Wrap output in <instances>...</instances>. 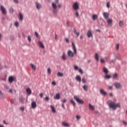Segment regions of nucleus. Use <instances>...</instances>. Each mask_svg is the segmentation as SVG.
I'll use <instances>...</instances> for the list:
<instances>
[{
  "mask_svg": "<svg viewBox=\"0 0 127 127\" xmlns=\"http://www.w3.org/2000/svg\"><path fill=\"white\" fill-rule=\"evenodd\" d=\"M123 124L124 125H127V122H126V121H123Z\"/></svg>",
  "mask_w": 127,
  "mask_h": 127,
  "instance_id": "680f3d73",
  "label": "nucleus"
},
{
  "mask_svg": "<svg viewBox=\"0 0 127 127\" xmlns=\"http://www.w3.org/2000/svg\"><path fill=\"white\" fill-rule=\"evenodd\" d=\"M53 7L54 9H56L57 8V6L56 5V3H52Z\"/></svg>",
  "mask_w": 127,
  "mask_h": 127,
  "instance_id": "2f4dec72",
  "label": "nucleus"
},
{
  "mask_svg": "<svg viewBox=\"0 0 127 127\" xmlns=\"http://www.w3.org/2000/svg\"><path fill=\"white\" fill-rule=\"evenodd\" d=\"M100 94H102L103 96H106L107 95V92L105 91L104 89H101L100 90Z\"/></svg>",
  "mask_w": 127,
  "mask_h": 127,
  "instance_id": "6e6552de",
  "label": "nucleus"
},
{
  "mask_svg": "<svg viewBox=\"0 0 127 127\" xmlns=\"http://www.w3.org/2000/svg\"><path fill=\"white\" fill-rule=\"evenodd\" d=\"M106 20L108 25H112V24L113 23V20L112 19H107Z\"/></svg>",
  "mask_w": 127,
  "mask_h": 127,
  "instance_id": "9b49d317",
  "label": "nucleus"
},
{
  "mask_svg": "<svg viewBox=\"0 0 127 127\" xmlns=\"http://www.w3.org/2000/svg\"><path fill=\"white\" fill-rule=\"evenodd\" d=\"M35 5L37 9H40L41 8V4L38 3V2H36Z\"/></svg>",
  "mask_w": 127,
  "mask_h": 127,
  "instance_id": "1a4fd4ad",
  "label": "nucleus"
},
{
  "mask_svg": "<svg viewBox=\"0 0 127 127\" xmlns=\"http://www.w3.org/2000/svg\"><path fill=\"white\" fill-rule=\"evenodd\" d=\"M62 102L63 103H66V102H67V100L65 99V98H64L62 100Z\"/></svg>",
  "mask_w": 127,
  "mask_h": 127,
  "instance_id": "c03bdc74",
  "label": "nucleus"
},
{
  "mask_svg": "<svg viewBox=\"0 0 127 127\" xmlns=\"http://www.w3.org/2000/svg\"><path fill=\"white\" fill-rule=\"evenodd\" d=\"M19 18L20 20H23V15L21 13H19Z\"/></svg>",
  "mask_w": 127,
  "mask_h": 127,
  "instance_id": "412c9836",
  "label": "nucleus"
},
{
  "mask_svg": "<svg viewBox=\"0 0 127 127\" xmlns=\"http://www.w3.org/2000/svg\"><path fill=\"white\" fill-rule=\"evenodd\" d=\"M46 101H49V97L48 96H47L45 97Z\"/></svg>",
  "mask_w": 127,
  "mask_h": 127,
  "instance_id": "5fc2aeb1",
  "label": "nucleus"
},
{
  "mask_svg": "<svg viewBox=\"0 0 127 127\" xmlns=\"http://www.w3.org/2000/svg\"><path fill=\"white\" fill-rule=\"evenodd\" d=\"M79 69V67L77 65H74V69L75 70H78Z\"/></svg>",
  "mask_w": 127,
  "mask_h": 127,
  "instance_id": "603ef678",
  "label": "nucleus"
},
{
  "mask_svg": "<svg viewBox=\"0 0 127 127\" xmlns=\"http://www.w3.org/2000/svg\"><path fill=\"white\" fill-rule=\"evenodd\" d=\"M14 2H16V3H18V0H13Z\"/></svg>",
  "mask_w": 127,
  "mask_h": 127,
  "instance_id": "0e129e2a",
  "label": "nucleus"
},
{
  "mask_svg": "<svg viewBox=\"0 0 127 127\" xmlns=\"http://www.w3.org/2000/svg\"><path fill=\"white\" fill-rule=\"evenodd\" d=\"M66 25H67V26L69 27V26H70V22L69 21V20H67L66 21Z\"/></svg>",
  "mask_w": 127,
  "mask_h": 127,
  "instance_id": "a19ab883",
  "label": "nucleus"
},
{
  "mask_svg": "<svg viewBox=\"0 0 127 127\" xmlns=\"http://www.w3.org/2000/svg\"><path fill=\"white\" fill-rule=\"evenodd\" d=\"M57 76H58L59 77H63L64 76L63 73L58 72L57 73Z\"/></svg>",
  "mask_w": 127,
  "mask_h": 127,
  "instance_id": "c85d7f7f",
  "label": "nucleus"
},
{
  "mask_svg": "<svg viewBox=\"0 0 127 127\" xmlns=\"http://www.w3.org/2000/svg\"><path fill=\"white\" fill-rule=\"evenodd\" d=\"M74 34H75V35L77 36V37H79V35H80V33H77V32L74 33Z\"/></svg>",
  "mask_w": 127,
  "mask_h": 127,
  "instance_id": "a18cd8bd",
  "label": "nucleus"
},
{
  "mask_svg": "<svg viewBox=\"0 0 127 127\" xmlns=\"http://www.w3.org/2000/svg\"><path fill=\"white\" fill-rule=\"evenodd\" d=\"M75 79L76 80H77L78 82H79V83H81V76H79V75H77L75 77Z\"/></svg>",
  "mask_w": 127,
  "mask_h": 127,
  "instance_id": "2eb2a0df",
  "label": "nucleus"
},
{
  "mask_svg": "<svg viewBox=\"0 0 127 127\" xmlns=\"http://www.w3.org/2000/svg\"><path fill=\"white\" fill-rule=\"evenodd\" d=\"M28 40L29 42H31V37H30V36H28Z\"/></svg>",
  "mask_w": 127,
  "mask_h": 127,
  "instance_id": "ea45409f",
  "label": "nucleus"
},
{
  "mask_svg": "<svg viewBox=\"0 0 127 127\" xmlns=\"http://www.w3.org/2000/svg\"><path fill=\"white\" fill-rule=\"evenodd\" d=\"M105 78H106V79H110L111 78V75H106L105 76Z\"/></svg>",
  "mask_w": 127,
  "mask_h": 127,
  "instance_id": "37998d69",
  "label": "nucleus"
},
{
  "mask_svg": "<svg viewBox=\"0 0 127 127\" xmlns=\"http://www.w3.org/2000/svg\"><path fill=\"white\" fill-rule=\"evenodd\" d=\"M14 79L13 78V77L12 76H10L8 78V81L10 83H12V82H13V80Z\"/></svg>",
  "mask_w": 127,
  "mask_h": 127,
  "instance_id": "aec40b11",
  "label": "nucleus"
},
{
  "mask_svg": "<svg viewBox=\"0 0 127 127\" xmlns=\"http://www.w3.org/2000/svg\"><path fill=\"white\" fill-rule=\"evenodd\" d=\"M83 90L84 91H85L86 92H87V91H88V86L86 85H84L83 86Z\"/></svg>",
  "mask_w": 127,
  "mask_h": 127,
  "instance_id": "c756f323",
  "label": "nucleus"
},
{
  "mask_svg": "<svg viewBox=\"0 0 127 127\" xmlns=\"http://www.w3.org/2000/svg\"><path fill=\"white\" fill-rule=\"evenodd\" d=\"M4 88H5V89H9V87L8 85L5 84L4 85Z\"/></svg>",
  "mask_w": 127,
  "mask_h": 127,
  "instance_id": "8fccbe9b",
  "label": "nucleus"
},
{
  "mask_svg": "<svg viewBox=\"0 0 127 127\" xmlns=\"http://www.w3.org/2000/svg\"><path fill=\"white\" fill-rule=\"evenodd\" d=\"M14 25L16 26V27H17L19 25V23H18V22H16L14 23Z\"/></svg>",
  "mask_w": 127,
  "mask_h": 127,
  "instance_id": "4c0bfd02",
  "label": "nucleus"
},
{
  "mask_svg": "<svg viewBox=\"0 0 127 127\" xmlns=\"http://www.w3.org/2000/svg\"><path fill=\"white\" fill-rule=\"evenodd\" d=\"M62 57L64 60H66V56H65V55H63Z\"/></svg>",
  "mask_w": 127,
  "mask_h": 127,
  "instance_id": "f704fd0d",
  "label": "nucleus"
},
{
  "mask_svg": "<svg viewBox=\"0 0 127 127\" xmlns=\"http://www.w3.org/2000/svg\"><path fill=\"white\" fill-rule=\"evenodd\" d=\"M117 59H119V60H121V55H120V54L117 55Z\"/></svg>",
  "mask_w": 127,
  "mask_h": 127,
  "instance_id": "79ce46f5",
  "label": "nucleus"
},
{
  "mask_svg": "<svg viewBox=\"0 0 127 127\" xmlns=\"http://www.w3.org/2000/svg\"><path fill=\"white\" fill-rule=\"evenodd\" d=\"M101 63H106V61H105V60L101 59L100 61Z\"/></svg>",
  "mask_w": 127,
  "mask_h": 127,
  "instance_id": "e433bc0d",
  "label": "nucleus"
},
{
  "mask_svg": "<svg viewBox=\"0 0 127 127\" xmlns=\"http://www.w3.org/2000/svg\"><path fill=\"white\" fill-rule=\"evenodd\" d=\"M53 12L55 13V14H56V13H57V10H56V9H54L53 10Z\"/></svg>",
  "mask_w": 127,
  "mask_h": 127,
  "instance_id": "49530a36",
  "label": "nucleus"
},
{
  "mask_svg": "<svg viewBox=\"0 0 127 127\" xmlns=\"http://www.w3.org/2000/svg\"><path fill=\"white\" fill-rule=\"evenodd\" d=\"M87 36L88 38H90V37H93V33H92V31H91V30L88 31Z\"/></svg>",
  "mask_w": 127,
  "mask_h": 127,
  "instance_id": "423d86ee",
  "label": "nucleus"
},
{
  "mask_svg": "<svg viewBox=\"0 0 127 127\" xmlns=\"http://www.w3.org/2000/svg\"><path fill=\"white\" fill-rule=\"evenodd\" d=\"M109 90H113V86H109Z\"/></svg>",
  "mask_w": 127,
  "mask_h": 127,
  "instance_id": "052dcab7",
  "label": "nucleus"
},
{
  "mask_svg": "<svg viewBox=\"0 0 127 127\" xmlns=\"http://www.w3.org/2000/svg\"><path fill=\"white\" fill-rule=\"evenodd\" d=\"M119 47H120V45H119V44H118L117 45V47H116L117 50H119Z\"/></svg>",
  "mask_w": 127,
  "mask_h": 127,
  "instance_id": "6e6d98bb",
  "label": "nucleus"
},
{
  "mask_svg": "<svg viewBox=\"0 0 127 127\" xmlns=\"http://www.w3.org/2000/svg\"><path fill=\"white\" fill-rule=\"evenodd\" d=\"M39 96L40 97V98H42L43 97V94L40 93Z\"/></svg>",
  "mask_w": 127,
  "mask_h": 127,
  "instance_id": "bf43d9fd",
  "label": "nucleus"
},
{
  "mask_svg": "<svg viewBox=\"0 0 127 127\" xmlns=\"http://www.w3.org/2000/svg\"><path fill=\"white\" fill-rule=\"evenodd\" d=\"M118 77H119V74L118 73H115L113 75V79H118Z\"/></svg>",
  "mask_w": 127,
  "mask_h": 127,
  "instance_id": "b1692460",
  "label": "nucleus"
},
{
  "mask_svg": "<svg viewBox=\"0 0 127 127\" xmlns=\"http://www.w3.org/2000/svg\"><path fill=\"white\" fill-rule=\"evenodd\" d=\"M74 99L75 100V101L78 103V104H81V105H83L84 104V101L83 100L80 99L78 97V96L75 95L74 96Z\"/></svg>",
  "mask_w": 127,
  "mask_h": 127,
  "instance_id": "7ed1b4c3",
  "label": "nucleus"
},
{
  "mask_svg": "<svg viewBox=\"0 0 127 127\" xmlns=\"http://www.w3.org/2000/svg\"><path fill=\"white\" fill-rule=\"evenodd\" d=\"M20 110L21 111H22V112H23V111H24V108L23 107H22L20 108Z\"/></svg>",
  "mask_w": 127,
  "mask_h": 127,
  "instance_id": "4d7b16f0",
  "label": "nucleus"
},
{
  "mask_svg": "<svg viewBox=\"0 0 127 127\" xmlns=\"http://www.w3.org/2000/svg\"><path fill=\"white\" fill-rule=\"evenodd\" d=\"M70 103H71V104L73 106L74 108L76 107V103H75V101H74L73 99L70 100Z\"/></svg>",
  "mask_w": 127,
  "mask_h": 127,
  "instance_id": "6ab92c4d",
  "label": "nucleus"
},
{
  "mask_svg": "<svg viewBox=\"0 0 127 127\" xmlns=\"http://www.w3.org/2000/svg\"><path fill=\"white\" fill-rule=\"evenodd\" d=\"M109 13L108 12H103V16L105 19H108V17H109Z\"/></svg>",
  "mask_w": 127,
  "mask_h": 127,
  "instance_id": "ddd939ff",
  "label": "nucleus"
},
{
  "mask_svg": "<svg viewBox=\"0 0 127 127\" xmlns=\"http://www.w3.org/2000/svg\"><path fill=\"white\" fill-rule=\"evenodd\" d=\"M95 59L96 61H99V55L97 53L95 54Z\"/></svg>",
  "mask_w": 127,
  "mask_h": 127,
  "instance_id": "a878e982",
  "label": "nucleus"
},
{
  "mask_svg": "<svg viewBox=\"0 0 127 127\" xmlns=\"http://www.w3.org/2000/svg\"><path fill=\"white\" fill-rule=\"evenodd\" d=\"M78 71L79 72V73L83 74V70H82V69H79Z\"/></svg>",
  "mask_w": 127,
  "mask_h": 127,
  "instance_id": "3c124183",
  "label": "nucleus"
},
{
  "mask_svg": "<svg viewBox=\"0 0 127 127\" xmlns=\"http://www.w3.org/2000/svg\"><path fill=\"white\" fill-rule=\"evenodd\" d=\"M13 11H14V10H13V8H10L9 9V12L10 13H13Z\"/></svg>",
  "mask_w": 127,
  "mask_h": 127,
  "instance_id": "c9c22d12",
  "label": "nucleus"
},
{
  "mask_svg": "<svg viewBox=\"0 0 127 127\" xmlns=\"http://www.w3.org/2000/svg\"><path fill=\"white\" fill-rule=\"evenodd\" d=\"M50 107H51V108L52 109V111L53 112V113H56V110H55V108H54V106L51 105Z\"/></svg>",
  "mask_w": 127,
  "mask_h": 127,
  "instance_id": "4be33fe9",
  "label": "nucleus"
},
{
  "mask_svg": "<svg viewBox=\"0 0 127 127\" xmlns=\"http://www.w3.org/2000/svg\"><path fill=\"white\" fill-rule=\"evenodd\" d=\"M71 47L72 50H73V52L69 50L67 52V55L69 57L73 58V57H74V56L77 54V49L76 48V46L75 45V44L73 42H72Z\"/></svg>",
  "mask_w": 127,
  "mask_h": 127,
  "instance_id": "f257e3e1",
  "label": "nucleus"
},
{
  "mask_svg": "<svg viewBox=\"0 0 127 127\" xmlns=\"http://www.w3.org/2000/svg\"><path fill=\"white\" fill-rule=\"evenodd\" d=\"M9 93H12V89H10L9 90Z\"/></svg>",
  "mask_w": 127,
  "mask_h": 127,
  "instance_id": "774afa93",
  "label": "nucleus"
},
{
  "mask_svg": "<svg viewBox=\"0 0 127 127\" xmlns=\"http://www.w3.org/2000/svg\"><path fill=\"white\" fill-rule=\"evenodd\" d=\"M62 106L63 109H65V106L64 105V104H62Z\"/></svg>",
  "mask_w": 127,
  "mask_h": 127,
  "instance_id": "338daca9",
  "label": "nucleus"
},
{
  "mask_svg": "<svg viewBox=\"0 0 127 127\" xmlns=\"http://www.w3.org/2000/svg\"><path fill=\"white\" fill-rule=\"evenodd\" d=\"M76 119L77 120H80V119H81V117H80V116H77Z\"/></svg>",
  "mask_w": 127,
  "mask_h": 127,
  "instance_id": "13d9d810",
  "label": "nucleus"
},
{
  "mask_svg": "<svg viewBox=\"0 0 127 127\" xmlns=\"http://www.w3.org/2000/svg\"><path fill=\"white\" fill-rule=\"evenodd\" d=\"M0 10L3 14H6V9L3 5H0Z\"/></svg>",
  "mask_w": 127,
  "mask_h": 127,
  "instance_id": "39448f33",
  "label": "nucleus"
},
{
  "mask_svg": "<svg viewBox=\"0 0 127 127\" xmlns=\"http://www.w3.org/2000/svg\"><path fill=\"white\" fill-rule=\"evenodd\" d=\"M75 16L76 17H79V12L78 11L75 12Z\"/></svg>",
  "mask_w": 127,
  "mask_h": 127,
  "instance_id": "72a5a7b5",
  "label": "nucleus"
},
{
  "mask_svg": "<svg viewBox=\"0 0 127 127\" xmlns=\"http://www.w3.org/2000/svg\"><path fill=\"white\" fill-rule=\"evenodd\" d=\"M72 7L74 10H78V9H79V4H78V2H75L72 5Z\"/></svg>",
  "mask_w": 127,
  "mask_h": 127,
  "instance_id": "20e7f679",
  "label": "nucleus"
},
{
  "mask_svg": "<svg viewBox=\"0 0 127 127\" xmlns=\"http://www.w3.org/2000/svg\"><path fill=\"white\" fill-rule=\"evenodd\" d=\"M38 44H39L40 47H41V48H43V49L45 48V47H44V45L43 44V43H42V42L39 41L38 42Z\"/></svg>",
  "mask_w": 127,
  "mask_h": 127,
  "instance_id": "9d476101",
  "label": "nucleus"
},
{
  "mask_svg": "<svg viewBox=\"0 0 127 127\" xmlns=\"http://www.w3.org/2000/svg\"><path fill=\"white\" fill-rule=\"evenodd\" d=\"M62 125H63V126H64V127H70V125L69 124L67 123V122H63Z\"/></svg>",
  "mask_w": 127,
  "mask_h": 127,
  "instance_id": "4468645a",
  "label": "nucleus"
},
{
  "mask_svg": "<svg viewBox=\"0 0 127 127\" xmlns=\"http://www.w3.org/2000/svg\"><path fill=\"white\" fill-rule=\"evenodd\" d=\"M25 100V98H24L23 97H20L19 98V102H20V103H23Z\"/></svg>",
  "mask_w": 127,
  "mask_h": 127,
  "instance_id": "f3484780",
  "label": "nucleus"
},
{
  "mask_svg": "<svg viewBox=\"0 0 127 127\" xmlns=\"http://www.w3.org/2000/svg\"><path fill=\"white\" fill-rule=\"evenodd\" d=\"M30 66H31V68H32V69H33V70L34 71H35V70H36V67L35 66V65H34V64H31Z\"/></svg>",
  "mask_w": 127,
  "mask_h": 127,
  "instance_id": "cd10ccee",
  "label": "nucleus"
},
{
  "mask_svg": "<svg viewBox=\"0 0 127 127\" xmlns=\"http://www.w3.org/2000/svg\"><path fill=\"white\" fill-rule=\"evenodd\" d=\"M35 34L37 37H39V35L38 34V33H37V32H35Z\"/></svg>",
  "mask_w": 127,
  "mask_h": 127,
  "instance_id": "de8ad7c7",
  "label": "nucleus"
},
{
  "mask_svg": "<svg viewBox=\"0 0 127 127\" xmlns=\"http://www.w3.org/2000/svg\"><path fill=\"white\" fill-rule=\"evenodd\" d=\"M98 18V15L94 14L92 15V19L93 20H96V19H97Z\"/></svg>",
  "mask_w": 127,
  "mask_h": 127,
  "instance_id": "393cba45",
  "label": "nucleus"
},
{
  "mask_svg": "<svg viewBox=\"0 0 127 127\" xmlns=\"http://www.w3.org/2000/svg\"><path fill=\"white\" fill-rule=\"evenodd\" d=\"M47 72L49 75H51V68L50 67L48 68Z\"/></svg>",
  "mask_w": 127,
  "mask_h": 127,
  "instance_id": "7c9ffc66",
  "label": "nucleus"
},
{
  "mask_svg": "<svg viewBox=\"0 0 127 127\" xmlns=\"http://www.w3.org/2000/svg\"><path fill=\"white\" fill-rule=\"evenodd\" d=\"M73 32H74V33H76L77 32L76 31V29H75V28L73 29Z\"/></svg>",
  "mask_w": 127,
  "mask_h": 127,
  "instance_id": "69168bd1",
  "label": "nucleus"
},
{
  "mask_svg": "<svg viewBox=\"0 0 127 127\" xmlns=\"http://www.w3.org/2000/svg\"><path fill=\"white\" fill-rule=\"evenodd\" d=\"M89 109L91 110V111H94L95 110V107L94 106L92 105L90 103L89 104Z\"/></svg>",
  "mask_w": 127,
  "mask_h": 127,
  "instance_id": "a211bd4d",
  "label": "nucleus"
},
{
  "mask_svg": "<svg viewBox=\"0 0 127 127\" xmlns=\"http://www.w3.org/2000/svg\"><path fill=\"white\" fill-rule=\"evenodd\" d=\"M114 86H115L117 89H120V88H122V85H121V83H120L115 82L114 83Z\"/></svg>",
  "mask_w": 127,
  "mask_h": 127,
  "instance_id": "0eeeda50",
  "label": "nucleus"
},
{
  "mask_svg": "<svg viewBox=\"0 0 127 127\" xmlns=\"http://www.w3.org/2000/svg\"><path fill=\"white\" fill-rule=\"evenodd\" d=\"M123 25H124V21H120L119 22V26H120V27H121V26H123Z\"/></svg>",
  "mask_w": 127,
  "mask_h": 127,
  "instance_id": "473e14b6",
  "label": "nucleus"
},
{
  "mask_svg": "<svg viewBox=\"0 0 127 127\" xmlns=\"http://www.w3.org/2000/svg\"><path fill=\"white\" fill-rule=\"evenodd\" d=\"M54 99H55L56 100H59V99H60V94H56V96L54 97Z\"/></svg>",
  "mask_w": 127,
  "mask_h": 127,
  "instance_id": "dca6fc26",
  "label": "nucleus"
},
{
  "mask_svg": "<svg viewBox=\"0 0 127 127\" xmlns=\"http://www.w3.org/2000/svg\"><path fill=\"white\" fill-rule=\"evenodd\" d=\"M106 5L108 8H110V1L107 2Z\"/></svg>",
  "mask_w": 127,
  "mask_h": 127,
  "instance_id": "58836bf2",
  "label": "nucleus"
},
{
  "mask_svg": "<svg viewBox=\"0 0 127 127\" xmlns=\"http://www.w3.org/2000/svg\"><path fill=\"white\" fill-rule=\"evenodd\" d=\"M103 72L105 73V74H108L109 73V70H108V68H106V67H104L103 68Z\"/></svg>",
  "mask_w": 127,
  "mask_h": 127,
  "instance_id": "5701e85b",
  "label": "nucleus"
},
{
  "mask_svg": "<svg viewBox=\"0 0 127 127\" xmlns=\"http://www.w3.org/2000/svg\"><path fill=\"white\" fill-rule=\"evenodd\" d=\"M55 39H56V40H57V39H58V35H56V36H55Z\"/></svg>",
  "mask_w": 127,
  "mask_h": 127,
  "instance_id": "e2e57ef3",
  "label": "nucleus"
},
{
  "mask_svg": "<svg viewBox=\"0 0 127 127\" xmlns=\"http://www.w3.org/2000/svg\"><path fill=\"white\" fill-rule=\"evenodd\" d=\"M109 107L113 110H117V108H121V104L120 103L116 104L114 102H111L109 104Z\"/></svg>",
  "mask_w": 127,
  "mask_h": 127,
  "instance_id": "f03ea898",
  "label": "nucleus"
},
{
  "mask_svg": "<svg viewBox=\"0 0 127 127\" xmlns=\"http://www.w3.org/2000/svg\"><path fill=\"white\" fill-rule=\"evenodd\" d=\"M26 92L28 93V95L31 94V89H30V88H27Z\"/></svg>",
  "mask_w": 127,
  "mask_h": 127,
  "instance_id": "bb28decb",
  "label": "nucleus"
},
{
  "mask_svg": "<svg viewBox=\"0 0 127 127\" xmlns=\"http://www.w3.org/2000/svg\"><path fill=\"white\" fill-rule=\"evenodd\" d=\"M52 84L54 85V86H56V82H55V81H53Z\"/></svg>",
  "mask_w": 127,
  "mask_h": 127,
  "instance_id": "864d4df0",
  "label": "nucleus"
},
{
  "mask_svg": "<svg viewBox=\"0 0 127 127\" xmlns=\"http://www.w3.org/2000/svg\"><path fill=\"white\" fill-rule=\"evenodd\" d=\"M82 81L83 83H86V79H85V78L83 77L82 79Z\"/></svg>",
  "mask_w": 127,
  "mask_h": 127,
  "instance_id": "09e8293b",
  "label": "nucleus"
},
{
  "mask_svg": "<svg viewBox=\"0 0 127 127\" xmlns=\"http://www.w3.org/2000/svg\"><path fill=\"white\" fill-rule=\"evenodd\" d=\"M31 106H32V109H35V108H36V107H37L36 102L34 101V102H32Z\"/></svg>",
  "mask_w": 127,
  "mask_h": 127,
  "instance_id": "f8f14e48",
  "label": "nucleus"
}]
</instances>
